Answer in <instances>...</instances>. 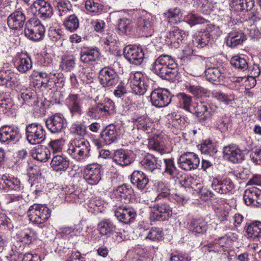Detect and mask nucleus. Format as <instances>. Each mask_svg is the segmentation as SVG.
<instances>
[{
	"label": "nucleus",
	"instance_id": "obj_2",
	"mask_svg": "<svg viewBox=\"0 0 261 261\" xmlns=\"http://www.w3.org/2000/svg\"><path fill=\"white\" fill-rule=\"evenodd\" d=\"M90 151L88 141L84 138H76L70 141L67 153L76 161L82 162L90 157Z\"/></svg>",
	"mask_w": 261,
	"mask_h": 261
},
{
	"label": "nucleus",
	"instance_id": "obj_30",
	"mask_svg": "<svg viewBox=\"0 0 261 261\" xmlns=\"http://www.w3.org/2000/svg\"><path fill=\"white\" fill-rule=\"evenodd\" d=\"M0 184L4 188L19 191L23 189V186L20 180L16 177L8 175H3L0 177Z\"/></svg>",
	"mask_w": 261,
	"mask_h": 261
},
{
	"label": "nucleus",
	"instance_id": "obj_64",
	"mask_svg": "<svg viewBox=\"0 0 261 261\" xmlns=\"http://www.w3.org/2000/svg\"><path fill=\"white\" fill-rule=\"evenodd\" d=\"M101 41L106 45L112 47L116 44L118 40L115 33L109 32L101 38Z\"/></svg>",
	"mask_w": 261,
	"mask_h": 261
},
{
	"label": "nucleus",
	"instance_id": "obj_10",
	"mask_svg": "<svg viewBox=\"0 0 261 261\" xmlns=\"http://www.w3.org/2000/svg\"><path fill=\"white\" fill-rule=\"evenodd\" d=\"M200 163L197 154L192 152H185L177 160L178 167L186 171H190L198 168Z\"/></svg>",
	"mask_w": 261,
	"mask_h": 261
},
{
	"label": "nucleus",
	"instance_id": "obj_57",
	"mask_svg": "<svg viewBox=\"0 0 261 261\" xmlns=\"http://www.w3.org/2000/svg\"><path fill=\"white\" fill-rule=\"evenodd\" d=\"M21 242L27 244H30L36 240L37 233L33 229H27L21 233Z\"/></svg>",
	"mask_w": 261,
	"mask_h": 261
},
{
	"label": "nucleus",
	"instance_id": "obj_47",
	"mask_svg": "<svg viewBox=\"0 0 261 261\" xmlns=\"http://www.w3.org/2000/svg\"><path fill=\"white\" fill-rule=\"evenodd\" d=\"M115 226L109 220H104L98 224V229L102 236H108L113 232Z\"/></svg>",
	"mask_w": 261,
	"mask_h": 261
},
{
	"label": "nucleus",
	"instance_id": "obj_27",
	"mask_svg": "<svg viewBox=\"0 0 261 261\" xmlns=\"http://www.w3.org/2000/svg\"><path fill=\"white\" fill-rule=\"evenodd\" d=\"M140 164L146 171L153 172L161 169L162 162L154 155L148 153L141 161Z\"/></svg>",
	"mask_w": 261,
	"mask_h": 261
},
{
	"label": "nucleus",
	"instance_id": "obj_29",
	"mask_svg": "<svg viewBox=\"0 0 261 261\" xmlns=\"http://www.w3.org/2000/svg\"><path fill=\"white\" fill-rule=\"evenodd\" d=\"M166 145V140L161 136H156L148 140L149 148L159 152L161 154L167 152Z\"/></svg>",
	"mask_w": 261,
	"mask_h": 261
},
{
	"label": "nucleus",
	"instance_id": "obj_11",
	"mask_svg": "<svg viewBox=\"0 0 261 261\" xmlns=\"http://www.w3.org/2000/svg\"><path fill=\"white\" fill-rule=\"evenodd\" d=\"M98 79L103 87H112L119 81L118 75L114 69L109 67H105L99 72Z\"/></svg>",
	"mask_w": 261,
	"mask_h": 261
},
{
	"label": "nucleus",
	"instance_id": "obj_8",
	"mask_svg": "<svg viewBox=\"0 0 261 261\" xmlns=\"http://www.w3.org/2000/svg\"><path fill=\"white\" fill-rule=\"evenodd\" d=\"M101 166L97 163L90 164L84 169V178L90 185H96L101 179Z\"/></svg>",
	"mask_w": 261,
	"mask_h": 261
},
{
	"label": "nucleus",
	"instance_id": "obj_39",
	"mask_svg": "<svg viewBox=\"0 0 261 261\" xmlns=\"http://www.w3.org/2000/svg\"><path fill=\"white\" fill-rule=\"evenodd\" d=\"M246 231L248 238L254 239L261 238V222L256 220L248 223Z\"/></svg>",
	"mask_w": 261,
	"mask_h": 261
},
{
	"label": "nucleus",
	"instance_id": "obj_33",
	"mask_svg": "<svg viewBox=\"0 0 261 261\" xmlns=\"http://www.w3.org/2000/svg\"><path fill=\"white\" fill-rule=\"evenodd\" d=\"M101 137L107 144H111L118 139L119 134L116 126L113 124H109L101 132Z\"/></svg>",
	"mask_w": 261,
	"mask_h": 261
},
{
	"label": "nucleus",
	"instance_id": "obj_19",
	"mask_svg": "<svg viewBox=\"0 0 261 261\" xmlns=\"http://www.w3.org/2000/svg\"><path fill=\"white\" fill-rule=\"evenodd\" d=\"M99 56L100 53L97 47L84 48L80 51V61L87 65H92Z\"/></svg>",
	"mask_w": 261,
	"mask_h": 261
},
{
	"label": "nucleus",
	"instance_id": "obj_54",
	"mask_svg": "<svg viewBox=\"0 0 261 261\" xmlns=\"http://www.w3.org/2000/svg\"><path fill=\"white\" fill-rule=\"evenodd\" d=\"M230 64L234 68L242 71H245L248 67L247 60L245 58L238 56L233 57L231 59Z\"/></svg>",
	"mask_w": 261,
	"mask_h": 261
},
{
	"label": "nucleus",
	"instance_id": "obj_59",
	"mask_svg": "<svg viewBox=\"0 0 261 261\" xmlns=\"http://www.w3.org/2000/svg\"><path fill=\"white\" fill-rule=\"evenodd\" d=\"M212 97L216 98L218 100L224 102L226 105L231 103L234 99V96L233 95H227L220 91L215 90L212 92Z\"/></svg>",
	"mask_w": 261,
	"mask_h": 261
},
{
	"label": "nucleus",
	"instance_id": "obj_63",
	"mask_svg": "<svg viewBox=\"0 0 261 261\" xmlns=\"http://www.w3.org/2000/svg\"><path fill=\"white\" fill-rule=\"evenodd\" d=\"M117 193L121 198L129 200L131 198L133 189L128 186L124 184L117 188Z\"/></svg>",
	"mask_w": 261,
	"mask_h": 261
},
{
	"label": "nucleus",
	"instance_id": "obj_37",
	"mask_svg": "<svg viewBox=\"0 0 261 261\" xmlns=\"http://www.w3.org/2000/svg\"><path fill=\"white\" fill-rule=\"evenodd\" d=\"M132 120L134 125L137 126V129L142 130L146 134H149L151 132L152 122L147 117L142 116L136 118H133Z\"/></svg>",
	"mask_w": 261,
	"mask_h": 261
},
{
	"label": "nucleus",
	"instance_id": "obj_43",
	"mask_svg": "<svg viewBox=\"0 0 261 261\" xmlns=\"http://www.w3.org/2000/svg\"><path fill=\"white\" fill-rule=\"evenodd\" d=\"M191 230L198 234H203L207 229L206 222L202 219H193L190 225Z\"/></svg>",
	"mask_w": 261,
	"mask_h": 261
},
{
	"label": "nucleus",
	"instance_id": "obj_55",
	"mask_svg": "<svg viewBox=\"0 0 261 261\" xmlns=\"http://www.w3.org/2000/svg\"><path fill=\"white\" fill-rule=\"evenodd\" d=\"M98 103L101 110V113L103 115H110L113 113L115 109V105L112 100L106 98L103 102Z\"/></svg>",
	"mask_w": 261,
	"mask_h": 261
},
{
	"label": "nucleus",
	"instance_id": "obj_26",
	"mask_svg": "<svg viewBox=\"0 0 261 261\" xmlns=\"http://www.w3.org/2000/svg\"><path fill=\"white\" fill-rule=\"evenodd\" d=\"M26 20L24 13L20 10L11 13L7 18L9 27L13 30H18L23 27Z\"/></svg>",
	"mask_w": 261,
	"mask_h": 261
},
{
	"label": "nucleus",
	"instance_id": "obj_45",
	"mask_svg": "<svg viewBox=\"0 0 261 261\" xmlns=\"http://www.w3.org/2000/svg\"><path fill=\"white\" fill-rule=\"evenodd\" d=\"M85 8L94 15L98 14L103 10V6L98 0H86Z\"/></svg>",
	"mask_w": 261,
	"mask_h": 261
},
{
	"label": "nucleus",
	"instance_id": "obj_25",
	"mask_svg": "<svg viewBox=\"0 0 261 261\" xmlns=\"http://www.w3.org/2000/svg\"><path fill=\"white\" fill-rule=\"evenodd\" d=\"M210 105L208 103L200 101L194 107L191 113L197 117L200 122L205 123L212 115L211 112L208 111Z\"/></svg>",
	"mask_w": 261,
	"mask_h": 261
},
{
	"label": "nucleus",
	"instance_id": "obj_34",
	"mask_svg": "<svg viewBox=\"0 0 261 261\" xmlns=\"http://www.w3.org/2000/svg\"><path fill=\"white\" fill-rule=\"evenodd\" d=\"M50 164L54 171L62 172L68 169L69 166V161L61 155H57L53 158Z\"/></svg>",
	"mask_w": 261,
	"mask_h": 261
},
{
	"label": "nucleus",
	"instance_id": "obj_50",
	"mask_svg": "<svg viewBox=\"0 0 261 261\" xmlns=\"http://www.w3.org/2000/svg\"><path fill=\"white\" fill-rule=\"evenodd\" d=\"M76 58L73 56H63L60 64L61 68L65 71H71L75 66Z\"/></svg>",
	"mask_w": 261,
	"mask_h": 261
},
{
	"label": "nucleus",
	"instance_id": "obj_42",
	"mask_svg": "<svg viewBox=\"0 0 261 261\" xmlns=\"http://www.w3.org/2000/svg\"><path fill=\"white\" fill-rule=\"evenodd\" d=\"M155 188L159 194L155 199V200H160L162 198H168V199L171 198L170 195V190L169 185L167 183L160 181L156 182Z\"/></svg>",
	"mask_w": 261,
	"mask_h": 261
},
{
	"label": "nucleus",
	"instance_id": "obj_9",
	"mask_svg": "<svg viewBox=\"0 0 261 261\" xmlns=\"http://www.w3.org/2000/svg\"><path fill=\"white\" fill-rule=\"evenodd\" d=\"M30 8L42 20L50 18L53 15V8L46 0H36L31 5Z\"/></svg>",
	"mask_w": 261,
	"mask_h": 261
},
{
	"label": "nucleus",
	"instance_id": "obj_62",
	"mask_svg": "<svg viewBox=\"0 0 261 261\" xmlns=\"http://www.w3.org/2000/svg\"><path fill=\"white\" fill-rule=\"evenodd\" d=\"M200 150L202 153L213 155L217 152L214 143L211 141L205 140L201 144Z\"/></svg>",
	"mask_w": 261,
	"mask_h": 261
},
{
	"label": "nucleus",
	"instance_id": "obj_60",
	"mask_svg": "<svg viewBox=\"0 0 261 261\" xmlns=\"http://www.w3.org/2000/svg\"><path fill=\"white\" fill-rule=\"evenodd\" d=\"M71 132L80 137H84L87 134V127L84 122H77L72 124Z\"/></svg>",
	"mask_w": 261,
	"mask_h": 261
},
{
	"label": "nucleus",
	"instance_id": "obj_49",
	"mask_svg": "<svg viewBox=\"0 0 261 261\" xmlns=\"http://www.w3.org/2000/svg\"><path fill=\"white\" fill-rule=\"evenodd\" d=\"M198 11L203 14H209L213 9V4L208 0H197L194 5Z\"/></svg>",
	"mask_w": 261,
	"mask_h": 261
},
{
	"label": "nucleus",
	"instance_id": "obj_41",
	"mask_svg": "<svg viewBox=\"0 0 261 261\" xmlns=\"http://www.w3.org/2000/svg\"><path fill=\"white\" fill-rule=\"evenodd\" d=\"M50 151L46 147L38 146L32 152V157L41 162H45L47 161L50 156Z\"/></svg>",
	"mask_w": 261,
	"mask_h": 261
},
{
	"label": "nucleus",
	"instance_id": "obj_61",
	"mask_svg": "<svg viewBox=\"0 0 261 261\" xmlns=\"http://www.w3.org/2000/svg\"><path fill=\"white\" fill-rule=\"evenodd\" d=\"M185 21L191 26H194L198 24L204 23L206 20L205 19L198 15L190 13L185 16Z\"/></svg>",
	"mask_w": 261,
	"mask_h": 261
},
{
	"label": "nucleus",
	"instance_id": "obj_31",
	"mask_svg": "<svg viewBox=\"0 0 261 261\" xmlns=\"http://www.w3.org/2000/svg\"><path fill=\"white\" fill-rule=\"evenodd\" d=\"M16 66L19 72L27 73L32 68V61L28 54L21 53L17 56Z\"/></svg>",
	"mask_w": 261,
	"mask_h": 261
},
{
	"label": "nucleus",
	"instance_id": "obj_56",
	"mask_svg": "<svg viewBox=\"0 0 261 261\" xmlns=\"http://www.w3.org/2000/svg\"><path fill=\"white\" fill-rule=\"evenodd\" d=\"M64 25L68 30L74 31L79 27V20L75 14H72L66 19Z\"/></svg>",
	"mask_w": 261,
	"mask_h": 261
},
{
	"label": "nucleus",
	"instance_id": "obj_7",
	"mask_svg": "<svg viewBox=\"0 0 261 261\" xmlns=\"http://www.w3.org/2000/svg\"><path fill=\"white\" fill-rule=\"evenodd\" d=\"M220 34L221 31L218 27L212 24H208L203 32L199 33L195 38V43L198 47L203 48Z\"/></svg>",
	"mask_w": 261,
	"mask_h": 261
},
{
	"label": "nucleus",
	"instance_id": "obj_1",
	"mask_svg": "<svg viewBox=\"0 0 261 261\" xmlns=\"http://www.w3.org/2000/svg\"><path fill=\"white\" fill-rule=\"evenodd\" d=\"M152 71L163 80L174 82L177 77L178 66L175 59L171 56L162 55L152 65Z\"/></svg>",
	"mask_w": 261,
	"mask_h": 261
},
{
	"label": "nucleus",
	"instance_id": "obj_40",
	"mask_svg": "<svg viewBox=\"0 0 261 261\" xmlns=\"http://www.w3.org/2000/svg\"><path fill=\"white\" fill-rule=\"evenodd\" d=\"M253 0H232L231 8L236 11H247L254 6Z\"/></svg>",
	"mask_w": 261,
	"mask_h": 261
},
{
	"label": "nucleus",
	"instance_id": "obj_14",
	"mask_svg": "<svg viewBox=\"0 0 261 261\" xmlns=\"http://www.w3.org/2000/svg\"><path fill=\"white\" fill-rule=\"evenodd\" d=\"M123 55L130 63L136 65H140L144 58V54L142 48L132 45L124 47Z\"/></svg>",
	"mask_w": 261,
	"mask_h": 261
},
{
	"label": "nucleus",
	"instance_id": "obj_21",
	"mask_svg": "<svg viewBox=\"0 0 261 261\" xmlns=\"http://www.w3.org/2000/svg\"><path fill=\"white\" fill-rule=\"evenodd\" d=\"M212 187L216 192L224 194L231 192L234 188V185L229 178L218 179L215 178L212 182Z\"/></svg>",
	"mask_w": 261,
	"mask_h": 261
},
{
	"label": "nucleus",
	"instance_id": "obj_36",
	"mask_svg": "<svg viewBox=\"0 0 261 261\" xmlns=\"http://www.w3.org/2000/svg\"><path fill=\"white\" fill-rule=\"evenodd\" d=\"M245 40L246 38L244 33L233 31L228 34L226 38V44L228 46L234 47L241 44Z\"/></svg>",
	"mask_w": 261,
	"mask_h": 261
},
{
	"label": "nucleus",
	"instance_id": "obj_15",
	"mask_svg": "<svg viewBox=\"0 0 261 261\" xmlns=\"http://www.w3.org/2000/svg\"><path fill=\"white\" fill-rule=\"evenodd\" d=\"M225 158L233 163H240L245 159V154L240 147L233 144L223 148Z\"/></svg>",
	"mask_w": 261,
	"mask_h": 261
},
{
	"label": "nucleus",
	"instance_id": "obj_48",
	"mask_svg": "<svg viewBox=\"0 0 261 261\" xmlns=\"http://www.w3.org/2000/svg\"><path fill=\"white\" fill-rule=\"evenodd\" d=\"M62 237L73 236H78L83 231V228L80 224L73 226H65L59 229Z\"/></svg>",
	"mask_w": 261,
	"mask_h": 261
},
{
	"label": "nucleus",
	"instance_id": "obj_35",
	"mask_svg": "<svg viewBox=\"0 0 261 261\" xmlns=\"http://www.w3.org/2000/svg\"><path fill=\"white\" fill-rule=\"evenodd\" d=\"M188 36V33L180 29L177 26H172L169 30L167 37L172 42H177L179 44Z\"/></svg>",
	"mask_w": 261,
	"mask_h": 261
},
{
	"label": "nucleus",
	"instance_id": "obj_22",
	"mask_svg": "<svg viewBox=\"0 0 261 261\" xmlns=\"http://www.w3.org/2000/svg\"><path fill=\"white\" fill-rule=\"evenodd\" d=\"M20 84L17 74L10 70L0 71V85L12 88Z\"/></svg>",
	"mask_w": 261,
	"mask_h": 261
},
{
	"label": "nucleus",
	"instance_id": "obj_12",
	"mask_svg": "<svg viewBox=\"0 0 261 261\" xmlns=\"http://www.w3.org/2000/svg\"><path fill=\"white\" fill-rule=\"evenodd\" d=\"M172 95L166 89H155L150 94V101L152 105L156 107H164L171 101Z\"/></svg>",
	"mask_w": 261,
	"mask_h": 261
},
{
	"label": "nucleus",
	"instance_id": "obj_23",
	"mask_svg": "<svg viewBox=\"0 0 261 261\" xmlns=\"http://www.w3.org/2000/svg\"><path fill=\"white\" fill-rule=\"evenodd\" d=\"M132 184L138 190L146 192L149 183L148 176L142 171L135 170L130 175Z\"/></svg>",
	"mask_w": 261,
	"mask_h": 261
},
{
	"label": "nucleus",
	"instance_id": "obj_51",
	"mask_svg": "<svg viewBox=\"0 0 261 261\" xmlns=\"http://www.w3.org/2000/svg\"><path fill=\"white\" fill-rule=\"evenodd\" d=\"M177 97L179 107L188 112H192L190 109L192 102V97L184 93H180L177 94Z\"/></svg>",
	"mask_w": 261,
	"mask_h": 261
},
{
	"label": "nucleus",
	"instance_id": "obj_3",
	"mask_svg": "<svg viewBox=\"0 0 261 261\" xmlns=\"http://www.w3.org/2000/svg\"><path fill=\"white\" fill-rule=\"evenodd\" d=\"M155 17L145 11L139 15L137 22V31L142 36H150L154 31Z\"/></svg>",
	"mask_w": 261,
	"mask_h": 261
},
{
	"label": "nucleus",
	"instance_id": "obj_52",
	"mask_svg": "<svg viewBox=\"0 0 261 261\" xmlns=\"http://www.w3.org/2000/svg\"><path fill=\"white\" fill-rule=\"evenodd\" d=\"M150 81L149 80L143 81L142 82H139V83L130 87L132 89V92L136 95H143L145 92L150 89L149 87Z\"/></svg>",
	"mask_w": 261,
	"mask_h": 261
},
{
	"label": "nucleus",
	"instance_id": "obj_58",
	"mask_svg": "<svg viewBox=\"0 0 261 261\" xmlns=\"http://www.w3.org/2000/svg\"><path fill=\"white\" fill-rule=\"evenodd\" d=\"M146 239L153 241H160L164 239V233L162 228L152 227L149 230Z\"/></svg>",
	"mask_w": 261,
	"mask_h": 261
},
{
	"label": "nucleus",
	"instance_id": "obj_38",
	"mask_svg": "<svg viewBox=\"0 0 261 261\" xmlns=\"http://www.w3.org/2000/svg\"><path fill=\"white\" fill-rule=\"evenodd\" d=\"M113 161L121 166H125L130 164L132 159L127 154L126 151L119 149L116 150L113 157Z\"/></svg>",
	"mask_w": 261,
	"mask_h": 261
},
{
	"label": "nucleus",
	"instance_id": "obj_46",
	"mask_svg": "<svg viewBox=\"0 0 261 261\" xmlns=\"http://www.w3.org/2000/svg\"><path fill=\"white\" fill-rule=\"evenodd\" d=\"M238 239L237 235L233 233H228L224 236L215 240V244L222 247H229L232 245L233 242Z\"/></svg>",
	"mask_w": 261,
	"mask_h": 261
},
{
	"label": "nucleus",
	"instance_id": "obj_16",
	"mask_svg": "<svg viewBox=\"0 0 261 261\" xmlns=\"http://www.w3.org/2000/svg\"><path fill=\"white\" fill-rule=\"evenodd\" d=\"M18 128L12 125H4L0 128V142L7 144L19 139Z\"/></svg>",
	"mask_w": 261,
	"mask_h": 261
},
{
	"label": "nucleus",
	"instance_id": "obj_28",
	"mask_svg": "<svg viewBox=\"0 0 261 261\" xmlns=\"http://www.w3.org/2000/svg\"><path fill=\"white\" fill-rule=\"evenodd\" d=\"M48 73L46 72H40L39 76L41 80L40 86H42V89L51 90L56 85V81L58 80L57 73L53 71L48 70Z\"/></svg>",
	"mask_w": 261,
	"mask_h": 261
},
{
	"label": "nucleus",
	"instance_id": "obj_4",
	"mask_svg": "<svg viewBox=\"0 0 261 261\" xmlns=\"http://www.w3.org/2000/svg\"><path fill=\"white\" fill-rule=\"evenodd\" d=\"M45 28L40 21L36 18H31L28 21L25 25L24 33L30 40L38 41L43 39Z\"/></svg>",
	"mask_w": 261,
	"mask_h": 261
},
{
	"label": "nucleus",
	"instance_id": "obj_6",
	"mask_svg": "<svg viewBox=\"0 0 261 261\" xmlns=\"http://www.w3.org/2000/svg\"><path fill=\"white\" fill-rule=\"evenodd\" d=\"M25 135L28 141L31 144L42 143L46 138L44 127L38 123H32L26 125Z\"/></svg>",
	"mask_w": 261,
	"mask_h": 261
},
{
	"label": "nucleus",
	"instance_id": "obj_44",
	"mask_svg": "<svg viewBox=\"0 0 261 261\" xmlns=\"http://www.w3.org/2000/svg\"><path fill=\"white\" fill-rule=\"evenodd\" d=\"M221 74L220 69L218 67H211L208 64H206L205 75L208 81L214 82L220 81Z\"/></svg>",
	"mask_w": 261,
	"mask_h": 261
},
{
	"label": "nucleus",
	"instance_id": "obj_24",
	"mask_svg": "<svg viewBox=\"0 0 261 261\" xmlns=\"http://www.w3.org/2000/svg\"><path fill=\"white\" fill-rule=\"evenodd\" d=\"M82 98L78 94H70L66 99L67 106L72 116L82 115Z\"/></svg>",
	"mask_w": 261,
	"mask_h": 261
},
{
	"label": "nucleus",
	"instance_id": "obj_5",
	"mask_svg": "<svg viewBox=\"0 0 261 261\" xmlns=\"http://www.w3.org/2000/svg\"><path fill=\"white\" fill-rule=\"evenodd\" d=\"M29 220L34 224H40L45 222L50 216V210L44 205L34 204L28 211Z\"/></svg>",
	"mask_w": 261,
	"mask_h": 261
},
{
	"label": "nucleus",
	"instance_id": "obj_13",
	"mask_svg": "<svg viewBox=\"0 0 261 261\" xmlns=\"http://www.w3.org/2000/svg\"><path fill=\"white\" fill-rule=\"evenodd\" d=\"M66 120L61 114H56L46 121L48 129L53 134H58L64 132L66 127Z\"/></svg>",
	"mask_w": 261,
	"mask_h": 261
},
{
	"label": "nucleus",
	"instance_id": "obj_17",
	"mask_svg": "<svg viewBox=\"0 0 261 261\" xmlns=\"http://www.w3.org/2000/svg\"><path fill=\"white\" fill-rule=\"evenodd\" d=\"M243 200L247 205L261 206V190L253 187L247 189L244 193Z\"/></svg>",
	"mask_w": 261,
	"mask_h": 261
},
{
	"label": "nucleus",
	"instance_id": "obj_20",
	"mask_svg": "<svg viewBox=\"0 0 261 261\" xmlns=\"http://www.w3.org/2000/svg\"><path fill=\"white\" fill-rule=\"evenodd\" d=\"M136 216V211L131 207L120 206L115 210V216L119 221L124 223L132 222Z\"/></svg>",
	"mask_w": 261,
	"mask_h": 261
},
{
	"label": "nucleus",
	"instance_id": "obj_53",
	"mask_svg": "<svg viewBox=\"0 0 261 261\" xmlns=\"http://www.w3.org/2000/svg\"><path fill=\"white\" fill-rule=\"evenodd\" d=\"M72 5L68 0H60L57 5L58 14L60 16L66 15L72 10Z\"/></svg>",
	"mask_w": 261,
	"mask_h": 261
},
{
	"label": "nucleus",
	"instance_id": "obj_32",
	"mask_svg": "<svg viewBox=\"0 0 261 261\" xmlns=\"http://www.w3.org/2000/svg\"><path fill=\"white\" fill-rule=\"evenodd\" d=\"M134 28V24L132 19L124 17L118 19L115 27L116 32L120 35H128Z\"/></svg>",
	"mask_w": 261,
	"mask_h": 261
},
{
	"label": "nucleus",
	"instance_id": "obj_18",
	"mask_svg": "<svg viewBox=\"0 0 261 261\" xmlns=\"http://www.w3.org/2000/svg\"><path fill=\"white\" fill-rule=\"evenodd\" d=\"M172 215V208L169 204L165 203L156 204L154 207L151 218L156 221H165Z\"/></svg>",
	"mask_w": 261,
	"mask_h": 261
}]
</instances>
